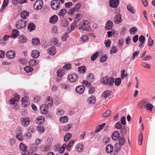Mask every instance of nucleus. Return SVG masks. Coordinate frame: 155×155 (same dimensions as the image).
Instances as JSON below:
<instances>
[{"label": "nucleus", "mask_w": 155, "mask_h": 155, "mask_svg": "<svg viewBox=\"0 0 155 155\" xmlns=\"http://www.w3.org/2000/svg\"><path fill=\"white\" fill-rule=\"evenodd\" d=\"M153 107V105L150 103L147 102L145 107L147 110H149L150 111H152Z\"/></svg>", "instance_id": "09e8293b"}, {"label": "nucleus", "mask_w": 155, "mask_h": 155, "mask_svg": "<svg viewBox=\"0 0 155 155\" xmlns=\"http://www.w3.org/2000/svg\"><path fill=\"white\" fill-rule=\"evenodd\" d=\"M88 101L89 104H94L96 101V98L94 96L92 95L88 98Z\"/></svg>", "instance_id": "c85d7f7f"}, {"label": "nucleus", "mask_w": 155, "mask_h": 155, "mask_svg": "<svg viewBox=\"0 0 155 155\" xmlns=\"http://www.w3.org/2000/svg\"><path fill=\"white\" fill-rule=\"evenodd\" d=\"M114 23L117 24L121 22L122 20L121 15L120 14H117L114 16Z\"/></svg>", "instance_id": "9b49d317"}, {"label": "nucleus", "mask_w": 155, "mask_h": 155, "mask_svg": "<svg viewBox=\"0 0 155 155\" xmlns=\"http://www.w3.org/2000/svg\"><path fill=\"white\" fill-rule=\"evenodd\" d=\"M114 82L115 85L117 86H119L121 84V80L120 78H117L114 80Z\"/></svg>", "instance_id": "13d9d810"}, {"label": "nucleus", "mask_w": 155, "mask_h": 155, "mask_svg": "<svg viewBox=\"0 0 155 155\" xmlns=\"http://www.w3.org/2000/svg\"><path fill=\"white\" fill-rule=\"evenodd\" d=\"M58 19L57 16L54 15L52 16L50 18L49 21L51 24H54L56 23Z\"/></svg>", "instance_id": "412c9836"}, {"label": "nucleus", "mask_w": 155, "mask_h": 155, "mask_svg": "<svg viewBox=\"0 0 155 155\" xmlns=\"http://www.w3.org/2000/svg\"><path fill=\"white\" fill-rule=\"evenodd\" d=\"M13 34L12 38H15L19 35V31L17 29H14L12 31Z\"/></svg>", "instance_id": "58836bf2"}, {"label": "nucleus", "mask_w": 155, "mask_h": 155, "mask_svg": "<svg viewBox=\"0 0 155 155\" xmlns=\"http://www.w3.org/2000/svg\"><path fill=\"white\" fill-rule=\"evenodd\" d=\"M43 5L42 0H37L34 5V8L36 10H40L42 8Z\"/></svg>", "instance_id": "6e6552de"}, {"label": "nucleus", "mask_w": 155, "mask_h": 155, "mask_svg": "<svg viewBox=\"0 0 155 155\" xmlns=\"http://www.w3.org/2000/svg\"><path fill=\"white\" fill-rule=\"evenodd\" d=\"M61 24L62 26L64 27H67L69 23V22L66 19H63L61 20Z\"/></svg>", "instance_id": "3c124183"}, {"label": "nucleus", "mask_w": 155, "mask_h": 155, "mask_svg": "<svg viewBox=\"0 0 155 155\" xmlns=\"http://www.w3.org/2000/svg\"><path fill=\"white\" fill-rule=\"evenodd\" d=\"M85 90V87L83 85H80L78 86L76 88V92L79 94H82Z\"/></svg>", "instance_id": "dca6fc26"}, {"label": "nucleus", "mask_w": 155, "mask_h": 155, "mask_svg": "<svg viewBox=\"0 0 155 155\" xmlns=\"http://www.w3.org/2000/svg\"><path fill=\"white\" fill-rule=\"evenodd\" d=\"M72 135L70 133H67L64 137V140L65 142H68L71 138Z\"/></svg>", "instance_id": "a18cd8bd"}, {"label": "nucleus", "mask_w": 155, "mask_h": 155, "mask_svg": "<svg viewBox=\"0 0 155 155\" xmlns=\"http://www.w3.org/2000/svg\"><path fill=\"white\" fill-rule=\"evenodd\" d=\"M118 140L119 143H118L121 145H123L125 143L124 138L122 137H120L119 138Z\"/></svg>", "instance_id": "6e6d98bb"}, {"label": "nucleus", "mask_w": 155, "mask_h": 155, "mask_svg": "<svg viewBox=\"0 0 155 155\" xmlns=\"http://www.w3.org/2000/svg\"><path fill=\"white\" fill-rule=\"evenodd\" d=\"M139 54V51H135L134 52L132 56V60H134L137 57Z\"/></svg>", "instance_id": "69168bd1"}, {"label": "nucleus", "mask_w": 155, "mask_h": 155, "mask_svg": "<svg viewBox=\"0 0 155 155\" xmlns=\"http://www.w3.org/2000/svg\"><path fill=\"white\" fill-rule=\"evenodd\" d=\"M38 63V61L35 59H31L29 62V64L32 66H35Z\"/></svg>", "instance_id": "de8ad7c7"}, {"label": "nucleus", "mask_w": 155, "mask_h": 155, "mask_svg": "<svg viewBox=\"0 0 155 155\" xmlns=\"http://www.w3.org/2000/svg\"><path fill=\"white\" fill-rule=\"evenodd\" d=\"M88 22L84 20L81 21L79 24V29L84 31H87L88 27Z\"/></svg>", "instance_id": "39448f33"}, {"label": "nucleus", "mask_w": 155, "mask_h": 155, "mask_svg": "<svg viewBox=\"0 0 155 155\" xmlns=\"http://www.w3.org/2000/svg\"><path fill=\"white\" fill-rule=\"evenodd\" d=\"M66 147V144H64L62 146L59 144H57L54 147L53 149L54 151L59 152L60 153H62L64 152Z\"/></svg>", "instance_id": "7ed1b4c3"}, {"label": "nucleus", "mask_w": 155, "mask_h": 155, "mask_svg": "<svg viewBox=\"0 0 155 155\" xmlns=\"http://www.w3.org/2000/svg\"><path fill=\"white\" fill-rule=\"evenodd\" d=\"M67 11L65 8H63L61 9L58 15L60 16L61 17H64V15L67 13Z\"/></svg>", "instance_id": "72a5a7b5"}, {"label": "nucleus", "mask_w": 155, "mask_h": 155, "mask_svg": "<svg viewBox=\"0 0 155 155\" xmlns=\"http://www.w3.org/2000/svg\"><path fill=\"white\" fill-rule=\"evenodd\" d=\"M35 131V130L33 128L28 130L26 134L25 135V138L28 139L30 138L31 135L34 134Z\"/></svg>", "instance_id": "ddd939ff"}, {"label": "nucleus", "mask_w": 155, "mask_h": 155, "mask_svg": "<svg viewBox=\"0 0 155 155\" xmlns=\"http://www.w3.org/2000/svg\"><path fill=\"white\" fill-rule=\"evenodd\" d=\"M45 118L44 117L39 116L36 119L35 122L39 124H42L45 121Z\"/></svg>", "instance_id": "f3484780"}, {"label": "nucleus", "mask_w": 155, "mask_h": 155, "mask_svg": "<svg viewBox=\"0 0 155 155\" xmlns=\"http://www.w3.org/2000/svg\"><path fill=\"white\" fill-rule=\"evenodd\" d=\"M111 93L110 90L106 91L104 92L102 94V97L104 98H106L109 97Z\"/></svg>", "instance_id": "c756f323"}, {"label": "nucleus", "mask_w": 155, "mask_h": 155, "mask_svg": "<svg viewBox=\"0 0 155 155\" xmlns=\"http://www.w3.org/2000/svg\"><path fill=\"white\" fill-rule=\"evenodd\" d=\"M111 114V111L110 110H107L102 115V117L103 118H105L107 117H109Z\"/></svg>", "instance_id": "49530a36"}, {"label": "nucleus", "mask_w": 155, "mask_h": 155, "mask_svg": "<svg viewBox=\"0 0 155 155\" xmlns=\"http://www.w3.org/2000/svg\"><path fill=\"white\" fill-rule=\"evenodd\" d=\"M148 102L147 101L143 100L140 101L138 104V106L140 109H142L145 107Z\"/></svg>", "instance_id": "a211bd4d"}, {"label": "nucleus", "mask_w": 155, "mask_h": 155, "mask_svg": "<svg viewBox=\"0 0 155 155\" xmlns=\"http://www.w3.org/2000/svg\"><path fill=\"white\" fill-rule=\"evenodd\" d=\"M100 82L101 84L111 86L114 83V78L113 77H108L107 76H105L101 78Z\"/></svg>", "instance_id": "f03ea898"}, {"label": "nucleus", "mask_w": 155, "mask_h": 155, "mask_svg": "<svg viewBox=\"0 0 155 155\" xmlns=\"http://www.w3.org/2000/svg\"><path fill=\"white\" fill-rule=\"evenodd\" d=\"M81 6V3H78L76 4L73 8H74L75 10L76 11V12H78Z\"/></svg>", "instance_id": "774afa93"}, {"label": "nucleus", "mask_w": 155, "mask_h": 155, "mask_svg": "<svg viewBox=\"0 0 155 155\" xmlns=\"http://www.w3.org/2000/svg\"><path fill=\"white\" fill-rule=\"evenodd\" d=\"M20 122L22 126L26 127L29 126L30 121L29 117H22L21 119Z\"/></svg>", "instance_id": "0eeeda50"}, {"label": "nucleus", "mask_w": 155, "mask_h": 155, "mask_svg": "<svg viewBox=\"0 0 155 155\" xmlns=\"http://www.w3.org/2000/svg\"><path fill=\"white\" fill-rule=\"evenodd\" d=\"M99 54L98 52L96 51L91 56V60L93 61H95L97 58Z\"/></svg>", "instance_id": "37998d69"}, {"label": "nucleus", "mask_w": 155, "mask_h": 155, "mask_svg": "<svg viewBox=\"0 0 155 155\" xmlns=\"http://www.w3.org/2000/svg\"><path fill=\"white\" fill-rule=\"evenodd\" d=\"M127 9L129 12L132 14H134L135 12V10L134 8L130 4L127 5Z\"/></svg>", "instance_id": "7c9ffc66"}, {"label": "nucleus", "mask_w": 155, "mask_h": 155, "mask_svg": "<svg viewBox=\"0 0 155 155\" xmlns=\"http://www.w3.org/2000/svg\"><path fill=\"white\" fill-rule=\"evenodd\" d=\"M115 127L117 129L119 130L121 129L122 126L119 122H117L116 123Z\"/></svg>", "instance_id": "338daca9"}, {"label": "nucleus", "mask_w": 155, "mask_h": 155, "mask_svg": "<svg viewBox=\"0 0 155 155\" xmlns=\"http://www.w3.org/2000/svg\"><path fill=\"white\" fill-rule=\"evenodd\" d=\"M141 65L142 67L145 68L150 69V65L149 64L145 62H142L141 64Z\"/></svg>", "instance_id": "5fc2aeb1"}, {"label": "nucleus", "mask_w": 155, "mask_h": 155, "mask_svg": "<svg viewBox=\"0 0 155 155\" xmlns=\"http://www.w3.org/2000/svg\"><path fill=\"white\" fill-rule=\"evenodd\" d=\"M15 53L13 50H10L8 51L6 54L7 57L9 59H12L15 57Z\"/></svg>", "instance_id": "f8f14e48"}, {"label": "nucleus", "mask_w": 155, "mask_h": 155, "mask_svg": "<svg viewBox=\"0 0 155 155\" xmlns=\"http://www.w3.org/2000/svg\"><path fill=\"white\" fill-rule=\"evenodd\" d=\"M19 148L21 150L25 153L27 151V146L24 144L21 143L19 145Z\"/></svg>", "instance_id": "4c0bfd02"}, {"label": "nucleus", "mask_w": 155, "mask_h": 155, "mask_svg": "<svg viewBox=\"0 0 155 155\" xmlns=\"http://www.w3.org/2000/svg\"><path fill=\"white\" fill-rule=\"evenodd\" d=\"M53 103L52 97H48L45 104H42L40 107V109L41 113L45 114H47L48 112V108L49 107L52 106Z\"/></svg>", "instance_id": "f257e3e1"}, {"label": "nucleus", "mask_w": 155, "mask_h": 155, "mask_svg": "<svg viewBox=\"0 0 155 155\" xmlns=\"http://www.w3.org/2000/svg\"><path fill=\"white\" fill-rule=\"evenodd\" d=\"M113 25V22L110 20H108L106 24L105 28L107 30H110L112 27Z\"/></svg>", "instance_id": "5701e85b"}, {"label": "nucleus", "mask_w": 155, "mask_h": 155, "mask_svg": "<svg viewBox=\"0 0 155 155\" xmlns=\"http://www.w3.org/2000/svg\"><path fill=\"white\" fill-rule=\"evenodd\" d=\"M68 79L70 82L74 83L78 80V77L76 74L71 73L68 75Z\"/></svg>", "instance_id": "423d86ee"}, {"label": "nucleus", "mask_w": 155, "mask_h": 155, "mask_svg": "<svg viewBox=\"0 0 155 155\" xmlns=\"http://www.w3.org/2000/svg\"><path fill=\"white\" fill-rule=\"evenodd\" d=\"M80 39L83 42H85L88 40V37L86 35H83L81 36Z\"/></svg>", "instance_id": "052dcab7"}, {"label": "nucleus", "mask_w": 155, "mask_h": 155, "mask_svg": "<svg viewBox=\"0 0 155 155\" xmlns=\"http://www.w3.org/2000/svg\"><path fill=\"white\" fill-rule=\"evenodd\" d=\"M40 55V53L37 50H34L32 51L31 54V56L34 58H38Z\"/></svg>", "instance_id": "aec40b11"}, {"label": "nucleus", "mask_w": 155, "mask_h": 155, "mask_svg": "<svg viewBox=\"0 0 155 155\" xmlns=\"http://www.w3.org/2000/svg\"><path fill=\"white\" fill-rule=\"evenodd\" d=\"M119 4V0H110V6L113 8H116Z\"/></svg>", "instance_id": "4468645a"}, {"label": "nucleus", "mask_w": 155, "mask_h": 155, "mask_svg": "<svg viewBox=\"0 0 155 155\" xmlns=\"http://www.w3.org/2000/svg\"><path fill=\"white\" fill-rule=\"evenodd\" d=\"M113 147L111 144L107 145L106 147V151L108 153H111L113 151Z\"/></svg>", "instance_id": "b1692460"}, {"label": "nucleus", "mask_w": 155, "mask_h": 155, "mask_svg": "<svg viewBox=\"0 0 155 155\" xmlns=\"http://www.w3.org/2000/svg\"><path fill=\"white\" fill-rule=\"evenodd\" d=\"M105 123H103L98 125L96 127L95 132H98L100 131L103 129V127L105 126Z\"/></svg>", "instance_id": "c9c22d12"}, {"label": "nucleus", "mask_w": 155, "mask_h": 155, "mask_svg": "<svg viewBox=\"0 0 155 155\" xmlns=\"http://www.w3.org/2000/svg\"><path fill=\"white\" fill-rule=\"evenodd\" d=\"M120 134L118 131H114L111 137L113 140H116L120 137Z\"/></svg>", "instance_id": "6ab92c4d"}, {"label": "nucleus", "mask_w": 155, "mask_h": 155, "mask_svg": "<svg viewBox=\"0 0 155 155\" xmlns=\"http://www.w3.org/2000/svg\"><path fill=\"white\" fill-rule=\"evenodd\" d=\"M8 3L9 0H4L2 7L0 9V11L2 12H3L4 11V9L8 6Z\"/></svg>", "instance_id": "a878e982"}, {"label": "nucleus", "mask_w": 155, "mask_h": 155, "mask_svg": "<svg viewBox=\"0 0 155 155\" xmlns=\"http://www.w3.org/2000/svg\"><path fill=\"white\" fill-rule=\"evenodd\" d=\"M121 146L118 143H117L115 144L114 148L117 152H118L120 150L121 148Z\"/></svg>", "instance_id": "0e129e2a"}, {"label": "nucleus", "mask_w": 155, "mask_h": 155, "mask_svg": "<svg viewBox=\"0 0 155 155\" xmlns=\"http://www.w3.org/2000/svg\"><path fill=\"white\" fill-rule=\"evenodd\" d=\"M137 31V28L135 27L131 28L129 30L130 34L133 35H134L136 34Z\"/></svg>", "instance_id": "ea45409f"}, {"label": "nucleus", "mask_w": 155, "mask_h": 155, "mask_svg": "<svg viewBox=\"0 0 155 155\" xmlns=\"http://www.w3.org/2000/svg\"><path fill=\"white\" fill-rule=\"evenodd\" d=\"M22 105L23 107H26L30 104V102L28 101L26 97H23L21 99Z\"/></svg>", "instance_id": "2eb2a0df"}, {"label": "nucleus", "mask_w": 155, "mask_h": 155, "mask_svg": "<svg viewBox=\"0 0 155 155\" xmlns=\"http://www.w3.org/2000/svg\"><path fill=\"white\" fill-rule=\"evenodd\" d=\"M35 24L32 23H29L28 26V29L30 32L35 30Z\"/></svg>", "instance_id": "cd10ccee"}, {"label": "nucleus", "mask_w": 155, "mask_h": 155, "mask_svg": "<svg viewBox=\"0 0 155 155\" xmlns=\"http://www.w3.org/2000/svg\"><path fill=\"white\" fill-rule=\"evenodd\" d=\"M86 68L85 66H82L79 67L78 68V71L79 73L81 74H84L86 72Z\"/></svg>", "instance_id": "79ce46f5"}, {"label": "nucleus", "mask_w": 155, "mask_h": 155, "mask_svg": "<svg viewBox=\"0 0 155 155\" xmlns=\"http://www.w3.org/2000/svg\"><path fill=\"white\" fill-rule=\"evenodd\" d=\"M84 147L83 144L81 143H79L75 146V150L78 152H82L84 150Z\"/></svg>", "instance_id": "9d476101"}, {"label": "nucleus", "mask_w": 155, "mask_h": 155, "mask_svg": "<svg viewBox=\"0 0 155 155\" xmlns=\"http://www.w3.org/2000/svg\"><path fill=\"white\" fill-rule=\"evenodd\" d=\"M29 14V12L26 11H24L21 12V17L22 18H25L27 17L28 16Z\"/></svg>", "instance_id": "a19ab883"}, {"label": "nucleus", "mask_w": 155, "mask_h": 155, "mask_svg": "<svg viewBox=\"0 0 155 155\" xmlns=\"http://www.w3.org/2000/svg\"><path fill=\"white\" fill-rule=\"evenodd\" d=\"M19 39L20 42L22 43H25L27 41L26 38L23 35L20 36L19 38Z\"/></svg>", "instance_id": "4d7b16f0"}, {"label": "nucleus", "mask_w": 155, "mask_h": 155, "mask_svg": "<svg viewBox=\"0 0 155 155\" xmlns=\"http://www.w3.org/2000/svg\"><path fill=\"white\" fill-rule=\"evenodd\" d=\"M20 132H19L16 135V137L19 140L21 141L23 140V137L22 135V133L21 131L20 130H19Z\"/></svg>", "instance_id": "473e14b6"}, {"label": "nucleus", "mask_w": 155, "mask_h": 155, "mask_svg": "<svg viewBox=\"0 0 155 155\" xmlns=\"http://www.w3.org/2000/svg\"><path fill=\"white\" fill-rule=\"evenodd\" d=\"M65 71L64 69H60L57 70V76L59 77H61L64 74Z\"/></svg>", "instance_id": "4be33fe9"}, {"label": "nucleus", "mask_w": 155, "mask_h": 155, "mask_svg": "<svg viewBox=\"0 0 155 155\" xmlns=\"http://www.w3.org/2000/svg\"><path fill=\"white\" fill-rule=\"evenodd\" d=\"M87 79L90 82H93L94 80L93 75L92 73H89L87 74Z\"/></svg>", "instance_id": "f704fd0d"}, {"label": "nucleus", "mask_w": 155, "mask_h": 155, "mask_svg": "<svg viewBox=\"0 0 155 155\" xmlns=\"http://www.w3.org/2000/svg\"><path fill=\"white\" fill-rule=\"evenodd\" d=\"M51 8L54 10H57L60 7V3L58 0H53L51 2Z\"/></svg>", "instance_id": "1a4fd4ad"}, {"label": "nucleus", "mask_w": 155, "mask_h": 155, "mask_svg": "<svg viewBox=\"0 0 155 155\" xmlns=\"http://www.w3.org/2000/svg\"><path fill=\"white\" fill-rule=\"evenodd\" d=\"M68 117L64 116L61 117L59 119L60 121L63 123H66L68 121Z\"/></svg>", "instance_id": "e433bc0d"}, {"label": "nucleus", "mask_w": 155, "mask_h": 155, "mask_svg": "<svg viewBox=\"0 0 155 155\" xmlns=\"http://www.w3.org/2000/svg\"><path fill=\"white\" fill-rule=\"evenodd\" d=\"M31 148L33 151H35L38 149V146L35 144H33L31 146Z\"/></svg>", "instance_id": "bf43d9fd"}, {"label": "nucleus", "mask_w": 155, "mask_h": 155, "mask_svg": "<svg viewBox=\"0 0 155 155\" xmlns=\"http://www.w3.org/2000/svg\"><path fill=\"white\" fill-rule=\"evenodd\" d=\"M74 143V140H70L67 145H66L67 149L68 151H70L71 150V148L73 147Z\"/></svg>", "instance_id": "393cba45"}, {"label": "nucleus", "mask_w": 155, "mask_h": 155, "mask_svg": "<svg viewBox=\"0 0 155 155\" xmlns=\"http://www.w3.org/2000/svg\"><path fill=\"white\" fill-rule=\"evenodd\" d=\"M56 49L54 47H51L48 50V53L52 55H54L56 53Z\"/></svg>", "instance_id": "bb28decb"}, {"label": "nucleus", "mask_w": 155, "mask_h": 155, "mask_svg": "<svg viewBox=\"0 0 155 155\" xmlns=\"http://www.w3.org/2000/svg\"><path fill=\"white\" fill-rule=\"evenodd\" d=\"M107 58V56L106 54L104 55L101 57L100 59V61L103 63L105 61Z\"/></svg>", "instance_id": "e2e57ef3"}, {"label": "nucleus", "mask_w": 155, "mask_h": 155, "mask_svg": "<svg viewBox=\"0 0 155 155\" xmlns=\"http://www.w3.org/2000/svg\"><path fill=\"white\" fill-rule=\"evenodd\" d=\"M69 36L68 33V32L64 33L63 34L61 37V39L63 41H66Z\"/></svg>", "instance_id": "8fccbe9b"}, {"label": "nucleus", "mask_w": 155, "mask_h": 155, "mask_svg": "<svg viewBox=\"0 0 155 155\" xmlns=\"http://www.w3.org/2000/svg\"><path fill=\"white\" fill-rule=\"evenodd\" d=\"M26 25V21L25 20L20 19L16 22L15 26L17 29H21L25 28Z\"/></svg>", "instance_id": "20e7f679"}, {"label": "nucleus", "mask_w": 155, "mask_h": 155, "mask_svg": "<svg viewBox=\"0 0 155 155\" xmlns=\"http://www.w3.org/2000/svg\"><path fill=\"white\" fill-rule=\"evenodd\" d=\"M143 140V135L142 133H140L138 137V144L140 145L142 144Z\"/></svg>", "instance_id": "680f3d73"}, {"label": "nucleus", "mask_w": 155, "mask_h": 155, "mask_svg": "<svg viewBox=\"0 0 155 155\" xmlns=\"http://www.w3.org/2000/svg\"><path fill=\"white\" fill-rule=\"evenodd\" d=\"M36 130L39 133H43L45 130L44 127L42 126H37Z\"/></svg>", "instance_id": "c03bdc74"}, {"label": "nucleus", "mask_w": 155, "mask_h": 155, "mask_svg": "<svg viewBox=\"0 0 155 155\" xmlns=\"http://www.w3.org/2000/svg\"><path fill=\"white\" fill-rule=\"evenodd\" d=\"M24 71L27 73L32 71L33 70V68L30 66H27L24 68Z\"/></svg>", "instance_id": "864d4df0"}, {"label": "nucleus", "mask_w": 155, "mask_h": 155, "mask_svg": "<svg viewBox=\"0 0 155 155\" xmlns=\"http://www.w3.org/2000/svg\"><path fill=\"white\" fill-rule=\"evenodd\" d=\"M82 18V16L81 14L78 13L75 15V22H77L79 21Z\"/></svg>", "instance_id": "603ef678"}, {"label": "nucleus", "mask_w": 155, "mask_h": 155, "mask_svg": "<svg viewBox=\"0 0 155 155\" xmlns=\"http://www.w3.org/2000/svg\"><path fill=\"white\" fill-rule=\"evenodd\" d=\"M32 43L34 45H38L40 44V40L38 38H33L32 41Z\"/></svg>", "instance_id": "2f4dec72"}]
</instances>
